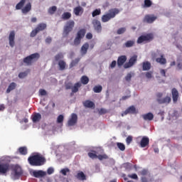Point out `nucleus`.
<instances>
[{"instance_id":"26","label":"nucleus","mask_w":182,"mask_h":182,"mask_svg":"<svg viewBox=\"0 0 182 182\" xmlns=\"http://www.w3.org/2000/svg\"><path fill=\"white\" fill-rule=\"evenodd\" d=\"M156 62L160 63V65H166L167 63V60L164 58V55L161 54L160 58L156 59Z\"/></svg>"},{"instance_id":"14","label":"nucleus","mask_w":182,"mask_h":182,"mask_svg":"<svg viewBox=\"0 0 182 182\" xmlns=\"http://www.w3.org/2000/svg\"><path fill=\"white\" fill-rule=\"evenodd\" d=\"M31 176L36 178H42V177H45V176H46V172L42 170L33 171L31 172Z\"/></svg>"},{"instance_id":"36","label":"nucleus","mask_w":182,"mask_h":182,"mask_svg":"<svg viewBox=\"0 0 182 182\" xmlns=\"http://www.w3.org/2000/svg\"><path fill=\"white\" fill-rule=\"evenodd\" d=\"M76 177L78 180H82V181L86 180V176L85 175V173L82 171L78 173L77 174Z\"/></svg>"},{"instance_id":"29","label":"nucleus","mask_w":182,"mask_h":182,"mask_svg":"<svg viewBox=\"0 0 182 182\" xmlns=\"http://www.w3.org/2000/svg\"><path fill=\"white\" fill-rule=\"evenodd\" d=\"M18 150L22 156H26L28 154V148L26 146H21Z\"/></svg>"},{"instance_id":"38","label":"nucleus","mask_w":182,"mask_h":182,"mask_svg":"<svg viewBox=\"0 0 182 182\" xmlns=\"http://www.w3.org/2000/svg\"><path fill=\"white\" fill-rule=\"evenodd\" d=\"M98 160H100L102 161V160H107V159H109V156H107V154H100L97 155V158Z\"/></svg>"},{"instance_id":"57","label":"nucleus","mask_w":182,"mask_h":182,"mask_svg":"<svg viewBox=\"0 0 182 182\" xmlns=\"http://www.w3.org/2000/svg\"><path fill=\"white\" fill-rule=\"evenodd\" d=\"M117 62H116V60H113L112 62V63L110 64V68H112V69H113L114 68H116V65H117Z\"/></svg>"},{"instance_id":"31","label":"nucleus","mask_w":182,"mask_h":182,"mask_svg":"<svg viewBox=\"0 0 182 182\" xmlns=\"http://www.w3.org/2000/svg\"><path fill=\"white\" fill-rule=\"evenodd\" d=\"M58 66L60 68V70H65V69H66V62H65L63 60H59Z\"/></svg>"},{"instance_id":"37","label":"nucleus","mask_w":182,"mask_h":182,"mask_svg":"<svg viewBox=\"0 0 182 182\" xmlns=\"http://www.w3.org/2000/svg\"><path fill=\"white\" fill-rule=\"evenodd\" d=\"M72 18V14L69 12H65L62 14V18L66 21L67 19H70Z\"/></svg>"},{"instance_id":"62","label":"nucleus","mask_w":182,"mask_h":182,"mask_svg":"<svg viewBox=\"0 0 182 182\" xmlns=\"http://www.w3.org/2000/svg\"><path fill=\"white\" fill-rule=\"evenodd\" d=\"M160 73L162 76L166 77V70H161Z\"/></svg>"},{"instance_id":"3","label":"nucleus","mask_w":182,"mask_h":182,"mask_svg":"<svg viewBox=\"0 0 182 182\" xmlns=\"http://www.w3.org/2000/svg\"><path fill=\"white\" fill-rule=\"evenodd\" d=\"M10 170H11V176L14 177V180H19L21 176L23 174L22 167L18 164H10Z\"/></svg>"},{"instance_id":"42","label":"nucleus","mask_w":182,"mask_h":182,"mask_svg":"<svg viewBox=\"0 0 182 182\" xmlns=\"http://www.w3.org/2000/svg\"><path fill=\"white\" fill-rule=\"evenodd\" d=\"M102 86L101 85H98V86H95L93 88V91L95 92V93H100V92H102Z\"/></svg>"},{"instance_id":"47","label":"nucleus","mask_w":182,"mask_h":182,"mask_svg":"<svg viewBox=\"0 0 182 182\" xmlns=\"http://www.w3.org/2000/svg\"><path fill=\"white\" fill-rule=\"evenodd\" d=\"M64 117L60 114L57 118V123H63Z\"/></svg>"},{"instance_id":"56","label":"nucleus","mask_w":182,"mask_h":182,"mask_svg":"<svg viewBox=\"0 0 182 182\" xmlns=\"http://www.w3.org/2000/svg\"><path fill=\"white\" fill-rule=\"evenodd\" d=\"M129 177H130V178H133L134 180H137V178H139V177L137 176V174L136 173H133L129 176Z\"/></svg>"},{"instance_id":"13","label":"nucleus","mask_w":182,"mask_h":182,"mask_svg":"<svg viewBox=\"0 0 182 182\" xmlns=\"http://www.w3.org/2000/svg\"><path fill=\"white\" fill-rule=\"evenodd\" d=\"M136 62H137V55H133L130 58L129 62L124 65V69H129V68H132V66H133Z\"/></svg>"},{"instance_id":"12","label":"nucleus","mask_w":182,"mask_h":182,"mask_svg":"<svg viewBox=\"0 0 182 182\" xmlns=\"http://www.w3.org/2000/svg\"><path fill=\"white\" fill-rule=\"evenodd\" d=\"M11 170V164L9 162L0 163V174H6Z\"/></svg>"},{"instance_id":"32","label":"nucleus","mask_w":182,"mask_h":182,"mask_svg":"<svg viewBox=\"0 0 182 182\" xmlns=\"http://www.w3.org/2000/svg\"><path fill=\"white\" fill-rule=\"evenodd\" d=\"M42 119V115L39 113H36L33 116L32 121L33 123H36V122H39Z\"/></svg>"},{"instance_id":"30","label":"nucleus","mask_w":182,"mask_h":182,"mask_svg":"<svg viewBox=\"0 0 182 182\" xmlns=\"http://www.w3.org/2000/svg\"><path fill=\"white\" fill-rule=\"evenodd\" d=\"M88 157L90 159H92V160H95V159H97V154L96 151L92 150L91 151L88 152L87 154Z\"/></svg>"},{"instance_id":"51","label":"nucleus","mask_w":182,"mask_h":182,"mask_svg":"<svg viewBox=\"0 0 182 182\" xmlns=\"http://www.w3.org/2000/svg\"><path fill=\"white\" fill-rule=\"evenodd\" d=\"M107 113V110H106L105 108H101L99 110V114H106Z\"/></svg>"},{"instance_id":"24","label":"nucleus","mask_w":182,"mask_h":182,"mask_svg":"<svg viewBox=\"0 0 182 182\" xmlns=\"http://www.w3.org/2000/svg\"><path fill=\"white\" fill-rule=\"evenodd\" d=\"M73 12L76 16H80V15L83 14V8H82L80 6H78L74 9Z\"/></svg>"},{"instance_id":"33","label":"nucleus","mask_w":182,"mask_h":182,"mask_svg":"<svg viewBox=\"0 0 182 182\" xmlns=\"http://www.w3.org/2000/svg\"><path fill=\"white\" fill-rule=\"evenodd\" d=\"M85 107H88V108H92V107H95V102L90 101V100H86L84 103H83Z\"/></svg>"},{"instance_id":"20","label":"nucleus","mask_w":182,"mask_h":182,"mask_svg":"<svg viewBox=\"0 0 182 182\" xmlns=\"http://www.w3.org/2000/svg\"><path fill=\"white\" fill-rule=\"evenodd\" d=\"M171 95L173 103H177V102H178L179 97L178 90H177L176 88H173L171 90Z\"/></svg>"},{"instance_id":"9","label":"nucleus","mask_w":182,"mask_h":182,"mask_svg":"<svg viewBox=\"0 0 182 182\" xmlns=\"http://www.w3.org/2000/svg\"><path fill=\"white\" fill-rule=\"evenodd\" d=\"M85 35H86V30L85 28H82L78 31L77 33V36L74 39V45L75 46L80 45V42L82 41V39L85 38Z\"/></svg>"},{"instance_id":"4","label":"nucleus","mask_w":182,"mask_h":182,"mask_svg":"<svg viewBox=\"0 0 182 182\" xmlns=\"http://www.w3.org/2000/svg\"><path fill=\"white\" fill-rule=\"evenodd\" d=\"M73 28H75V21L73 20L67 21L63 28V38H68V36H69V33L73 31Z\"/></svg>"},{"instance_id":"41","label":"nucleus","mask_w":182,"mask_h":182,"mask_svg":"<svg viewBox=\"0 0 182 182\" xmlns=\"http://www.w3.org/2000/svg\"><path fill=\"white\" fill-rule=\"evenodd\" d=\"M29 72L28 71H25V72H21L18 74V77L20 79H23L24 77H26V76H28V73Z\"/></svg>"},{"instance_id":"50","label":"nucleus","mask_w":182,"mask_h":182,"mask_svg":"<svg viewBox=\"0 0 182 182\" xmlns=\"http://www.w3.org/2000/svg\"><path fill=\"white\" fill-rule=\"evenodd\" d=\"M177 62H178V64H177L178 69H179V70H182V59L178 60Z\"/></svg>"},{"instance_id":"34","label":"nucleus","mask_w":182,"mask_h":182,"mask_svg":"<svg viewBox=\"0 0 182 182\" xmlns=\"http://www.w3.org/2000/svg\"><path fill=\"white\" fill-rule=\"evenodd\" d=\"M16 87V83L15 82H11L7 90H6V93H11V92H12V90H14V89Z\"/></svg>"},{"instance_id":"35","label":"nucleus","mask_w":182,"mask_h":182,"mask_svg":"<svg viewBox=\"0 0 182 182\" xmlns=\"http://www.w3.org/2000/svg\"><path fill=\"white\" fill-rule=\"evenodd\" d=\"M80 82L82 85H87V83H89V77L86 75H83L80 78Z\"/></svg>"},{"instance_id":"55","label":"nucleus","mask_w":182,"mask_h":182,"mask_svg":"<svg viewBox=\"0 0 182 182\" xmlns=\"http://www.w3.org/2000/svg\"><path fill=\"white\" fill-rule=\"evenodd\" d=\"M54 171H55V170L53 169V168H48V170H47V173L49 175L53 174Z\"/></svg>"},{"instance_id":"40","label":"nucleus","mask_w":182,"mask_h":182,"mask_svg":"<svg viewBox=\"0 0 182 182\" xmlns=\"http://www.w3.org/2000/svg\"><path fill=\"white\" fill-rule=\"evenodd\" d=\"M117 146L121 151H124V150H126V146H124L123 143L118 142L117 143Z\"/></svg>"},{"instance_id":"61","label":"nucleus","mask_w":182,"mask_h":182,"mask_svg":"<svg viewBox=\"0 0 182 182\" xmlns=\"http://www.w3.org/2000/svg\"><path fill=\"white\" fill-rule=\"evenodd\" d=\"M38 21V18H36V17H32L31 19V21L32 23H36Z\"/></svg>"},{"instance_id":"28","label":"nucleus","mask_w":182,"mask_h":182,"mask_svg":"<svg viewBox=\"0 0 182 182\" xmlns=\"http://www.w3.org/2000/svg\"><path fill=\"white\" fill-rule=\"evenodd\" d=\"M151 69V63L149 61L142 63V70H150Z\"/></svg>"},{"instance_id":"27","label":"nucleus","mask_w":182,"mask_h":182,"mask_svg":"<svg viewBox=\"0 0 182 182\" xmlns=\"http://www.w3.org/2000/svg\"><path fill=\"white\" fill-rule=\"evenodd\" d=\"M89 49V43H85L82 47H81V55H85L86 53H87V50Z\"/></svg>"},{"instance_id":"39","label":"nucleus","mask_w":182,"mask_h":182,"mask_svg":"<svg viewBox=\"0 0 182 182\" xmlns=\"http://www.w3.org/2000/svg\"><path fill=\"white\" fill-rule=\"evenodd\" d=\"M57 9L58 8L55 6H53L48 9V14H50V15H53Z\"/></svg>"},{"instance_id":"64","label":"nucleus","mask_w":182,"mask_h":182,"mask_svg":"<svg viewBox=\"0 0 182 182\" xmlns=\"http://www.w3.org/2000/svg\"><path fill=\"white\" fill-rule=\"evenodd\" d=\"M0 110H5V105H0Z\"/></svg>"},{"instance_id":"11","label":"nucleus","mask_w":182,"mask_h":182,"mask_svg":"<svg viewBox=\"0 0 182 182\" xmlns=\"http://www.w3.org/2000/svg\"><path fill=\"white\" fill-rule=\"evenodd\" d=\"M35 59H39V53H36L26 57L23 58V63L28 66H31V65H32V62H33V60Z\"/></svg>"},{"instance_id":"60","label":"nucleus","mask_w":182,"mask_h":182,"mask_svg":"<svg viewBox=\"0 0 182 182\" xmlns=\"http://www.w3.org/2000/svg\"><path fill=\"white\" fill-rule=\"evenodd\" d=\"M147 173H148V171H147V170H146V169H143V170L141 171V176H147Z\"/></svg>"},{"instance_id":"5","label":"nucleus","mask_w":182,"mask_h":182,"mask_svg":"<svg viewBox=\"0 0 182 182\" xmlns=\"http://www.w3.org/2000/svg\"><path fill=\"white\" fill-rule=\"evenodd\" d=\"M120 12L118 9H112L109 11V13L102 16V22H109L110 19L114 18Z\"/></svg>"},{"instance_id":"63","label":"nucleus","mask_w":182,"mask_h":182,"mask_svg":"<svg viewBox=\"0 0 182 182\" xmlns=\"http://www.w3.org/2000/svg\"><path fill=\"white\" fill-rule=\"evenodd\" d=\"M130 97V95L123 96L122 100H127Z\"/></svg>"},{"instance_id":"45","label":"nucleus","mask_w":182,"mask_h":182,"mask_svg":"<svg viewBox=\"0 0 182 182\" xmlns=\"http://www.w3.org/2000/svg\"><path fill=\"white\" fill-rule=\"evenodd\" d=\"M70 171V170L68 168H63L60 171L61 174H63V176H67L68 173H69Z\"/></svg>"},{"instance_id":"52","label":"nucleus","mask_w":182,"mask_h":182,"mask_svg":"<svg viewBox=\"0 0 182 182\" xmlns=\"http://www.w3.org/2000/svg\"><path fill=\"white\" fill-rule=\"evenodd\" d=\"M127 82H130L132 80V73H128L125 77Z\"/></svg>"},{"instance_id":"1","label":"nucleus","mask_w":182,"mask_h":182,"mask_svg":"<svg viewBox=\"0 0 182 182\" xmlns=\"http://www.w3.org/2000/svg\"><path fill=\"white\" fill-rule=\"evenodd\" d=\"M28 161L31 166H43L45 163H46V159L45 157L39 155V154H36L31 156L28 158Z\"/></svg>"},{"instance_id":"48","label":"nucleus","mask_w":182,"mask_h":182,"mask_svg":"<svg viewBox=\"0 0 182 182\" xmlns=\"http://www.w3.org/2000/svg\"><path fill=\"white\" fill-rule=\"evenodd\" d=\"M132 141H133V136H128L126 139V142L127 144H130V143H132Z\"/></svg>"},{"instance_id":"22","label":"nucleus","mask_w":182,"mask_h":182,"mask_svg":"<svg viewBox=\"0 0 182 182\" xmlns=\"http://www.w3.org/2000/svg\"><path fill=\"white\" fill-rule=\"evenodd\" d=\"M136 113V107L134 106H131L128 107L124 113L122 114V116H126V114H135Z\"/></svg>"},{"instance_id":"54","label":"nucleus","mask_w":182,"mask_h":182,"mask_svg":"<svg viewBox=\"0 0 182 182\" xmlns=\"http://www.w3.org/2000/svg\"><path fill=\"white\" fill-rule=\"evenodd\" d=\"M152 76H153V74L151 72L146 73V77H147V79H151Z\"/></svg>"},{"instance_id":"18","label":"nucleus","mask_w":182,"mask_h":182,"mask_svg":"<svg viewBox=\"0 0 182 182\" xmlns=\"http://www.w3.org/2000/svg\"><path fill=\"white\" fill-rule=\"evenodd\" d=\"M9 42L11 48H14L15 46V31H12L10 32L9 36Z\"/></svg>"},{"instance_id":"44","label":"nucleus","mask_w":182,"mask_h":182,"mask_svg":"<svg viewBox=\"0 0 182 182\" xmlns=\"http://www.w3.org/2000/svg\"><path fill=\"white\" fill-rule=\"evenodd\" d=\"M60 59H63V54L62 53H59L55 56V60L56 62L60 60Z\"/></svg>"},{"instance_id":"7","label":"nucleus","mask_w":182,"mask_h":182,"mask_svg":"<svg viewBox=\"0 0 182 182\" xmlns=\"http://www.w3.org/2000/svg\"><path fill=\"white\" fill-rule=\"evenodd\" d=\"M65 87L66 90H69L71 89L73 93H77V92H79V88L82 87V83L78 82H76L73 86V83H72L71 82H65Z\"/></svg>"},{"instance_id":"58","label":"nucleus","mask_w":182,"mask_h":182,"mask_svg":"<svg viewBox=\"0 0 182 182\" xmlns=\"http://www.w3.org/2000/svg\"><path fill=\"white\" fill-rule=\"evenodd\" d=\"M52 43V38L51 37H47L46 38V43Z\"/></svg>"},{"instance_id":"59","label":"nucleus","mask_w":182,"mask_h":182,"mask_svg":"<svg viewBox=\"0 0 182 182\" xmlns=\"http://www.w3.org/2000/svg\"><path fill=\"white\" fill-rule=\"evenodd\" d=\"M86 38L87 39H92V38H93V35L91 33H88L86 35Z\"/></svg>"},{"instance_id":"16","label":"nucleus","mask_w":182,"mask_h":182,"mask_svg":"<svg viewBox=\"0 0 182 182\" xmlns=\"http://www.w3.org/2000/svg\"><path fill=\"white\" fill-rule=\"evenodd\" d=\"M156 19H157V16L147 14L144 16L143 22H146V23H153Z\"/></svg>"},{"instance_id":"15","label":"nucleus","mask_w":182,"mask_h":182,"mask_svg":"<svg viewBox=\"0 0 182 182\" xmlns=\"http://www.w3.org/2000/svg\"><path fill=\"white\" fill-rule=\"evenodd\" d=\"M149 144H150V139H149V136H143L139 142L140 147L144 149V147H147Z\"/></svg>"},{"instance_id":"19","label":"nucleus","mask_w":182,"mask_h":182,"mask_svg":"<svg viewBox=\"0 0 182 182\" xmlns=\"http://www.w3.org/2000/svg\"><path fill=\"white\" fill-rule=\"evenodd\" d=\"M92 25L95 31H97V32L98 33L102 32V23L98 20H96V19L93 20Z\"/></svg>"},{"instance_id":"23","label":"nucleus","mask_w":182,"mask_h":182,"mask_svg":"<svg viewBox=\"0 0 182 182\" xmlns=\"http://www.w3.org/2000/svg\"><path fill=\"white\" fill-rule=\"evenodd\" d=\"M142 119H144V120L145 121H148V122H151V120H153V119H154V114H153V113L151 112H149L144 114H142Z\"/></svg>"},{"instance_id":"2","label":"nucleus","mask_w":182,"mask_h":182,"mask_svg":"<svg viewBox=\"0 0 182 182\" xmlns=\"http://www.w3.org/2000/svg\"><path fill=\"white\" fill-rule=\"evenodd\" d=\"M26 1L27 0H21L16 5V9L17 11H19L21 9V12L23 15H26L28 12H31V11H32V4H31V2H28L26 4ZM25 4H26V6H25Z\"/></svg>"},{"instance_id":"43","label":"nucleus","mask_w":182,"mask_h":182,"mask_svg":"<svg viewBox=\"0 0 182 182\" xmlns=\"http://www.w3.org/2000/svg\"><path fill=\"white\" fill-rule=\"evenodd\" d=\"M100 14H102V11L100 9H98L92 11V17L95 18V16H97V15H100Z\"/></svg>"},{"instance_id":"17","label":"nucleus","mask_w":182,"mask_h":182,"mask_svg":"<svg viewBox=\"0 0 182 182\" xmlns=\"http://www.w3.org/2000/svg\"><path fill=\"white\" fill-rule=\"evenodd\" d=\"M77 123V115L76 114H72L70 119L68 122V126H75Z\"/></svg>"},{"instance_id":"53","label":"nucleus","mask_w":182,"mask_h":182,"mask_svg":"<svg viewBox=\"0 0 182 182\" xmlns=\"http://www.w3.org/2000/svg\"><path fill=\"white\" fill-rule=\"evenodd\" d=\"M39 93H40L41 96H46V95H47L46 90H45L43 89H41L39 90Z\"/></svg>"},{"instance_id":"49","label":"nucleus","mask_w":182,"mask_h":182,"mask_svg":"<svg viewBox=\"0 0 182 182\" xmlns=\"http://www.w3.org/2000/svg\"><path fill=\"white\" fill-rule=\"evenodd\" d=\"M144 5L146 8H150V6L151 5V0H144Z\"/></svg>"},{"instance_id":"25","label":"nucleus","mask_w":182,"mask_h":182,"mask_svg":"<svg viewBox=\"0 0 182 182\" xmlns=\"http://www.w3.org/2000/svg\"><path fill=\"white\" fill-rule=\"evenodd\" d=\"M136 43L134 40H129L123 44V48H133Z\"/></svg>"},{"instance_id":"6","label":"nucleus","mask_w":182,"mask_h":182,"mask_svg":"<svg viewBox=\"0 0 182 182\" xmlns=\"http://www.w3.org/2000/svg\"><path fill=\"white\" fill-rule=\"evenodd\" d=\"M156 97V102H158L159 105H168L171 102V97L169 96L161 98L163 97V92H157Z\"/></svg>"},{"instance_id":"21","label":"nucleus","mask_w":182,"mask_h":182,"mask_svg":"<svg viewBox=\"0 0 182 182\" xmlns=\"http://www.w3.org/2000/svg\"><path fill=\"white\" fill-rule=\"evenodd\" d=\"M127 60V57L126 55H121L117 59V65L118 68H122L123 65L126 63Z\"/></svg>"},{"instance_id":"46","label":"nucleus","mask_w":182,"mask_h":182,"mask_svg":"<svg viewBox=\"0 0 182 182\" xmlns=\"http://www.w3.org/2000/svg\"><path fill=\"white\" fill-rule=\"evenodd\" d=\"M124 32H126V28H121L117 30V33L118 35H122V33H124Z\"/></svg>"},{"instance_id":"8","label":"nucleus","mask_w":182,"mask_h":182,"mask_svg":"<svg viewBox=\"0 0 182 182\" xmlns=\"http://www.w3.org/2000/svg\"><path fill=\"white\" fill-rule=\"evenodd\" d=\"M154 39V36L152 33L140 36L137 39V43H149Z\"/></svg>"},{"instance_id":"10","label":"nucleus","mask_w":182,"mask_h":182,"mask_svg":"<svg viewBox=\"0 0 182 182\" xmlns=\"http://www.w3.org/2000/svg\"><path fill=\"white\" fill-rule=\"evenodd\" d=\"M46 27H47L46 23H41L38 24L37 27L31 31L30 36L31 38H35V36L38 35V33H39V32H41L42 31H45V29H46Z\"/></svg>"}]
</instances>
